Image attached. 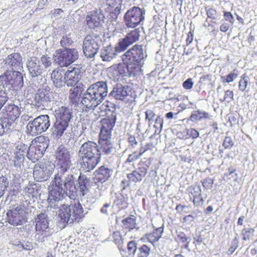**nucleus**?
<instances>
[{"instance_id": "obj_55", "label": "nucleus", "mask_w": 257, "mask_h": 257, "mask_svg": "<svg viewBox=\"0 0 257 257\" xmlns=\"http://www.w3.org/2000/svg\"><path fill=\"white\" fill-rule=\"evenodd\" d=\"M142 155L137 151L134 152L132 154H130L125 161V163H132L137 161Z\"/></svg>"}, {"instance_id": "obj_18", "label": "nucleus", "mask_w": 257, "mask_h": 257, "mask_svg": "<svg viewBox=\"0 0 257 257\" xmlns=\"http://www.w3.org/2000/svg\"><path fill=\"white\" fill-rule=\"evenodd\" d=\"M49 170L45 163H38L35 165L33 171V176L35 180L38 182L47 180L50 175Z\"/></svg>"}, {"instance_id": "obj_17", "label": "nucleus", "mask_w": 257, "mask_h": 257, "mask_svg": "<svg viewBox=\"0 0 257 257\" xmlns=\"http://www.w3.org/2000/svg\"><path fill=\"white\" fill-rule=\"evenodd\" d=\"M116 121L115 116L106 117L101 119L100 131L99 137H111V132L115 125Z\"/></svg>"}, {"instance_id": "obj_34", "label": "nucleus", "mask_w": 257, "mask_h": 257, "mask_svg": "<svg viewBox=\"0 0 257 257\" xmlns=\"http://www.w3.org/2000/svg\"><path fill=\"white\" fill-rule=\"evenodd\" d=\"M210 115L208 112L200 110H194L189 116L188 120L192 122H196L203 119H208Z\"/></svg>"}, {"instance_id": "obj_50", "label": "nucleus", "mask_w": 257, "mask_h": 257, "mask_svg": "<svg viewBox=\"0 0 257 257\" xmlns=\"http://www.w3.org/2000/svg\"><path fill=\"white\" fill-rule=\"evenodd\" d=\"M234 93L232 90H227L225 91L223 98L221 99L222 102H230L233 100Z\"/></svg>"}, {"instance_id": "obj_53", "label": "nucleus", "mask_w": 257, "mask_h": 257, "mask_svg": "<svg viewBox=\"0 0 257 257\" xmlns=\"http://www.w3.org/2000/svg\"><path fill=\"white\" fill-rule=\"evenodd\" d=\"M206 15L208 18H210L212 20H216L217 17V12L216 9L213 8H209L208 9H206Z\"/></svg>"}, {"instance_id": "obj_36", "label": "nucleus", "mask_w": 257, "mask_h": 257, "mask_svg": "<svg viewBox=\"0 0 257 257\" xmlns=\"http://www.w3.org/2000/svg\"><path fill=\"white\" fill-rule=\"evenodd\" d=\"M27 157L31 160L33 162L35 163L41 159L43 156V154L38 151V150L35 148L33 146H30L27 151Z\"/></svg>"}, {"instance_id": "obj_11", "label": "nucleus", "mask_w": 257, "mask_h": 257, "mask_svg": "<svg viewBox=\"0 0 257 257\" xmlns=\"http://www.w3.org/2000/svg\"><path fill=\"white\" fill-rule=\"evenodd\" d=\"M8 222L13 225L17 226L26 223L27 221V213L21 205H18L8 211L7 213Z\"/></svg>"}, {"instance_id": "obj_43", "label": "nucleus", "mask_w": 257, "mask_h": 257, "mask_svg": "<svg viewBox=\"0 0 257 257\" xmlns=\"http://www.w3.org/2000/svg\"><path fill=\"white\" fill-rule=\"evenodd\" d=\"M138 249L137 257H148L150 254L151 248L146 244H143Z\"/></svg>"}, {"instance_id": "obj_30", "label": "nucleus", "mask_w": 257, "mask_h": 257, "mask_svg": "<svg viewBox=\"0 0 257 257\" xmlns=\"http://www.w3.org/2000/svg\"><path fill=\"white\" fill-rule=\"evenodd\" d=\"M83 91V88L80 86H76L71 88L69 90V99L72 104H77Z\"/></svg>"}, {"instance_id": "obj_6", "label": "nucleus", "mask_w": 257, "mask_h": 257, "mask_svg": "<svg viewBox=\"0 0 257 257\" xmlns=\"http://www.w3.org/2000/svg\"><path fill=\"white\" fill-rule=\"evenodd\" d=\"M78 52L75 48L57 49L53 55L54 61L60 67H68L78 59Z\"/></svg>"}, {"instance_id": "obj_63", "label": "nucleus", "mask_w": 257, "mask_h": 257, "mask_svg": "<svg viewBox=\"0 0 257 257\" xmlns=\"http://www.w3.org/2000/svg\"><path fill=\"white\" fill-rule=\"evenodd\" d=\"M194 219V217L191 214L186 215L183 218L182 223L185 225L190 224L193 222Z\"/></svg>"}, {"instance_id": "obj_48", "label": "nucleus", "mask_w": 257, "mask_h": 257, "mask_svg": "<svg viewBox=\"0 0 257 257\" xmlns=\"http://www.w3.org/2000/svg\"><path fill=\"white\" fill-rule=\"evenodd\" d=\"M8 184V181L5 177H0V198L3 195Z\"/></svg>"}, {"instance_id": "obj_14", "label": "nucleus", "mask_w": 257, "mask_h": 257, "mask_svg": "<svg viewBox=\"0 0 257 257\" xmlns=\"http://www.w3.org/2000/svg\"><path fill=\"white\" fill-rule=\"evenodd\" d=\"M140 33V31L139 28L131 31L118 42L116 47V50L119 52L124 51L130 45L139 40Z\"/></svg>"}, {"instance_id": "obj_33", "label": "nucleus", "mask_w": 257, "mask_h": 257, "mask_svg": "<svg viewBox=\"0 0 257 257\" xmlns=\"http://www.w3.org/2000/svg\"><path fill=\"white\" fill-rule=\"evenodd\" d=\"M124 64H115L108 68V72L113 77H118L125 73Z\"/></svg>"}, {"instance_id": "obj_10", "label": "nucleus", "mask_w": 257, "mask_h": 257, "mask_svg": "<svg viewBox=\"0 0 257 257\" xmlns=\"http://www.w3.org/2000/svg\"><path fill=\"white\" fill-rule=\"evenodd\" d=\"M99 36L92 33L86 35L83 41V49L84 54L88 58H92L99 49Z\"/></svg>"}, {"instance_id": "obj_44", "label": "nucleus", "mask_w": 257, "mask_h": 257, "mask_svg": "<svg viewBox=\"0 0 257 257\" xmlns=\"http://www.w3.org/2000/svg\"><path fill=\"white\" fill-rule=\"evenodd\" d=\"M249 78L246 73L242 74L240 76L238 82V89L241 91H244L248 85Z\"/></svg>"}, {"instance_id": "obj_58", "label": "nucleus", "mask_w": 257, "mask_h": 257, "mask_svg": "<svg viewBox=\"0 0 257 257\" xmlns=\"http://www.w3.org/2000/svg\"><path fill=\"white\" fill-rule=\"evenodd\" d=\"M202 186L206 189H210L212 187L213 180L210 178H207L201 181Z\"/></svg>"}, {"instance_id": "obj_46", "label": "nucleus", "mask_w": 257, "mask_h": 257, "mask_svg": "<svg viewBox=\"0 0 257 257\" xmlns=\"http://www.w3.org/2000/svg\"><path fill=\"white\" fill-rule=\"evenodd\" d=\"M199 136V132L193 128H190L186 130V136L184 137L182 136L183 139H186L191 138L193 139L197 138Z\"/></svg>"}, {"instance_id": "obj_1", "label": "nucleus", "mask_w": 257, "mask_h": 257, "mask_svg": "<svg viewBox=\"0 0 257 257\" xmlns=\"http://www.w3.org/2000/svg\"><path fill=\"white\" fill-rule=\"evenodd\" d=\"M56 162L58 170L49 186L48 200L50 204L62 200L65 194L74 196L76 188L73 175L69 174L63 181V175L72 165L70 152L64 146H59L55 152Z\"/></svg>"}, {"instance_id": "obj_59", "label": "nucleus", "mask_w": 257, "mask_h": 257, "mask_svg": "<svg viewBox=\"0 0 257 257\" xmlns=\"http://www.w3.org/2000/svg\"><path fill=\"white\" fill-rule=\"evenodd\" d=\"M72 42L71 39L67 36H63L60 41V44L62 47L69 46Z\"/></svg>"}, {"instance_id": "obj_29", "label": "nucleus", "mask_w": 257, "mask_h": 257, "mask_svg": "<svg viewBox=\"0 0 257 257\" xmlns=\"http://www.w3.org/2000/svg\"><path fill=\"white\" fill-rule=\"evenodd\" d=\"M27 151V147L26 145L21 143L17 146L14 160L15 165H20L23 162Z\"/></svg>"}, {"instance_id": "obj_39", "label": "nucleus", "mask_w": 257, "mask_h": 257, "mask_svg": "<svg viewBox=\"0 0 257 257\" xmlns=\"http://www.w3.org/2000/svg\"><path fill=\"white\" fill-rule=\"evenodd\" d=\"M115 55L112 48L108 46L102 51L100 56L103 61H110L115 56Z\"/></svg>"}, {"instance_id": "obj_56", "label": "nucleus", "mask_w": 257, "mask_h": 257, "mask_svg": "<svg viewBox=\"0 0 257 257\" xmlns=\"http://www.w3.org/2000/svg\"><path fill=\"white\" fill-rule=\"evenodd\" d=\"M234 145V142L230 137L226 136L222 143V146L224 149H230Z\"/></svg>"}, {"instance_id": "obj_41", "label": "nucleus", "mask_w": 257, "mask_h": 257, "mask_svg": "<svg viewBox=\"0 0 257 257\" xmlns=\"http://www.w3.org/2000/svg\"><path fill=\"white\" fill-rule=\"evenodd\" d=\"M112 241L118 247L122 246L123 243L124 237L119 231H115L112 234Z\"/></svg>"}, {"instance_id": "obj_45", "label": "nucleus", "mask_w": 257, "mask_h": 257, "mask_svg": "<svg viewBox=\"0 0 257 257\" xmlns=\"http://www.w3.org/2000/svg\"><path fill=\"white\" fill-rule=\"evenodd\" d=\"M11 125V122H8L5 119L0 121V136H2L5 133H7L10 130V127Z\"/></svg>"}, {"instance_id": "obj_19", "label": "nucleus", "mask_w": 257, "mask_h": 257, "mask_svg": "<svg viewBox=\"0 0 257 257\" xmlns=\"http://www.w3.org/2000/svg\"><path fill=\"white\" fill-rule=\"evenodd\" d=\"M121 0H106L105 12L112 18H116L120 14Z\"/></svg>"}, {"instance_id": "obj_20", "label": "nucleus", "mask_w": 257, "mask_h": 257, "mask_svg": "<svg viewBox=\"0 0 257 257\" xmlns=\"http://www.w3.org/2000/svg\"><path fill=\"white\" fill-rule=\"evenodd\" d=\"M36 231L38 234L47 237L49 233L46 234V230L49 227V222L47 215L45 213H40L36 219Z\"/></svg>"}, {"instance_id": "obj_26", "label": "nucleus", "mask_w": 257, "mask_h": 257, "mask_svg": "<svg viewBox=\"0 0 257 257\" xmlns=\"http://www.w3.org/2000/svg\"><path fill=\"white\" fill-rule=\"evenodd\" d=\"M6 64H7L12 70L20 69L22 65V57L21 54L16 52L8 55L6 60Z\"/></svg>"}, {"instance_id": "obj_60", "label": "nucleus", "mask_w": 257, "mask_h": 257, "mask_svg": "<svg viewBox=\"0 0 257 257\" xmlns=\"http://www.w3.org/2000/svg\"><path fill=\"white\" fill-rule=\"evenodd\" d=\"M223 17L226 21L228 22L231 24H233L234 23V17L230 12H223Z\"/></svg>"}, {"instance_id": "obj_40", "label": "nucleus", "mask_w": 257, "mask_h": 257, "mask_svg": "<svg viewBox=\"0 0 257 257\" xmlns=\"http://www.w3.org/2000/svg\"><path fill=\"white\" fill-rule=\"evenodd\" d=\"M187 191L188 192L190 200L202 193L200 187L196 184L191 185L188 187Z\"/></svg>"}, {"instance_id": "obj_4", "label": "nucleus", "mask_w": 257, "mask_h": 257, "mask_svg": "<svg viewBox=\"0 0 257 257\" xmlns=\"http://www.w3.org/2000/svg\"><path fill=\"white\" fill-rule=\"evenodd\" d=\"M144 58L143 47L135 45L126 51L122 56L130 76L135 74L142 67L141 62Z\"/></svg>"}, {"instance_id": "obj_27", "label": "nucleus", "mask_w": 257, "mask_h": 257, "mask_svg": "<svg viewBox=\"0 0 257 257\" xmlns=\"http://www.w3.org/2000/svg\"><path fill=\"white\" fill-rule=\"evenodd\" d=\"M50 99V93L46 90L39 89L35 95V103L39 107L44 106Z\"/></svg>"}, {"instance_id": "obj_32", "label": "nucleus", "mask_w": 257, "mask_h": 257, "mask_svg": "<svg viewBox=\"0 0 257 257\" xmlns=\"http://www.w3.org/2000/svg\"><path fill=\"white\" fill-rule=\"evenodd\" d=\"M69 125V123L56 120L53 125V133L56 137L59 138L64 134Z\"/></svg>"}, {"instance_id": "obj_62", "label": "nucleus", "mask_w": 257, "mask_h": 257, "mask_svg": "<svg viewBox=\"0 0 257 257\" xmlns=\"http://www.w3.org/2000/svg\"><path fill=\"white\" fill-rule=\"evenodd\" d=\"M178 241L182 243H188V237H187L185 233L183 232H180L177 235Z\"/></svg>"}, {"instance_id": "obj_28", "label": "nucleus", "mask_w": 257, "mask_h": 257, "mask_svg": "<svg viewBox=\"0 0 257 257\" xmlns=\"http://www.w3.org/2000/svg\"><path fill=\"white\" fill-rule=\"evenodd\" d=\"M31 146L36 148L38 151L43 154V155H44L45 152L48 147V145L45 138L42 136L35 138L32 141Z\"/></svg>"}, {"instance_id": "obj_8", "label": "nucleus", "mask_w": 257, "mask_h": 257, "mask_svg": "<svg viewBox=\"0 0 257 257\" xmlns=\"http://www.w3.org/2000/svg\"><path fill=\"white\" fill-rule=\"evenodd\" d=\"M50 125V117L48 115H41L30 121L27 125V133L36 136L46 132Z\"/></svg>"}, {"instance_id": "obj_2", "label": "nucleus", "mask_w": 257, "mask_h": 257, "mask_svg": "<svg viewBox=\"0 0 257 257\" xmlns=\"http://www.w3.org/2000/svg\"><path fill=\"white\" fill-rule=\"evenodd\" d=\"M107 94V84L98 81L91 85L87 89L81 100L83 109H94L103 100Z\"/></svg>"}, {"instance_id": "obj_22", "label": "nucleus", "mask_w": 257, "mask_h": 257, "mask_svg": "<svg viewBox=\"0 0 257 257\" xmlns=\"http://www.w3.org/2000/svg\"><path fill=\"white\" fill-rule=\"evenodd\" d=\"M56 120L70 122L72 118V113L69 107L62 106L57 108L54 111Z\"/></svg>"}, {"instance_id": "obj_15", "label": "nucleus", "mask_w": 257, "mask_h": 257, "mask_svg": "<svg viewBox=\"0 0 257 257\" xmlns=\"http://www.w3.org/2000/svg\"><path fill=\"white\" fill-rule=\"evenodd\" d=\"M21 112V108L13 103L6 105L2 111L4 119L11 124L20 117Z\"/></svg>"}, {"instance_id": "obj_54", "label": "nucleus", "mask_w": 257, "mask_h": 257, "mask_svg": "<svg viewBox=\"0 0 257 257\" xmlns=\"http://www.w3.org/2000/svg\"><path fill=\"white\" fill-rule=\"evenodd\" d=\"M190 201H192L193 205L196 207L201 206L204 201L203 198L202 196L201 193L200 194V195L192 198V199L190 200Z\"/></svg>"}, {"instance_id": "obj_42", "label": "nucleus", "mask_w": 257, "mask_h": 257, "mask_svg": "<svg viewBox=\"0 0 257 257\" xmlns=\"http://www.w3.org/2000/svg\"><path fill=\"white\" fill-rule=\"evenodd\" d=\"M37 186L35 183H29L24 191L29 197H34L38 193Z\"/></svg>"}, {"instance_id": "obj_52", "label": "nucleus", "mask_w": 257, "mask_h": 257, "mask_svg": "<svg viewBox=\"0 0 257 257\" xmlns=\"http://www.w3.org/2000/svg\"><path fill=\"white\" fill-rule=\"evenodd\" d=\"M254 231L253 228H248V229H243L242 231V239L243 240H247L250 239V238L253 235Z\"/></svg>"}, {"instance_id": "obj_13", "label": "nucleus", "mask_w": 257, "mask_h": 257, "mask_svg": "<svg viewBox=\"0 0 257 257\" xmlns=\"http://www.w3.org/2000/svg\"><path fill=\"white\" fill-rule=\"evenodd\" d=\"M82 73L80 65L74 64L69 67L64 74V83L68 86H75L79 81Z\"/></svg>"}, {"instance_id": "obj_3", "label": "nucleus", "mask_w": 257, "mask_h": 257, "mask_svg": "<svg viewBox=\"0 0 257 257\" xmlns=\"http://www.w3.org/2000/svg\"><path fill=\"white\" fill-rule=\"evenodd\" d=\"M79 154L82 165L88 171L93 169L101 160L99 146L94 142L87 141L82 144Z\"/></svg>"}, {"instance_id": "obj_9", "label": "nucleus", "mask_w": 257, "mask_h": 257, "mask_svg": "<svg viewBox=\"0 0 257 257\" xmlns=\"http://www.w3.org/2000/svg\"><path fill=\"white\" fill-rule=\"evenodd\" d=\"M145 12L138 7L128 10L123 16V21L128 28H135L145 19Z\"/></svg>"}, {"instance_id": "obj_35", "label": "nucleus", "mask_w": 257, "mask_h": 257, "mask_svg": "<svg viewBox=\"0 0 257 257\" xmlns=\"http://www.w3.org/2000/svg\"><path fill=\"white\" fill-rule=\"evenodd\" d=\"M51 78L57 87L62 86L64 81L63 80V75L60 68L55 69L51 73Z\"/></svg>"}, {"instance_id": "obj_23", "label": "nucleus", "mask_w": 257, "mask_h": 257, "mask_svg": "<svg viewBox=\"0 0 257 257\" xmlns=\"http://www.w3.org/2000/svg\"><path fill=\"white\" fill-rule=\"evenodd\" d=\"M111 170L104 166L99 167L94 172L93 181L95 183H103L110 176Z\"/></svg>"}, {"instance_id": "obj_31", "label": "nucleus", "mask_w": 257, "mask_h": 257, "mask_svg": "<svg viewBox=\"0 0 257 257\" xmlns=\"http://www.w3.org/2000/svg\"><path fill=\"white\" fill-rule=\"evenodd\" d=\"M163 231L164 229L162 227L156 228L152 232L146 233L144 237L149 242L154 244L161 237Z\"/></svg>"}, {"instance_id": "obj_5", "label": "nucleus", "mask_w": 257, "mask_h": 257, "mask_svg": "<svg viewBox=\"0 0 257 257\" xmlns=\"http://www.w3.org/2000/svg\"><path fill=\"white\" fill-rule=\"evenodd\" d=\"M61 222H78L84 217L83 208L79 201L70 205H63L59 213Z\"/></svg>"}, {"instance_id": "obj_49", "label": "nucleus", "mask_w": 257, "mask_h": 257, "mask_svg": "<svg viewBox=\"0 0 257 257\" xmlns=\"http://www.w3.org/2000/svg\"><path fill=\"white\" fill-rule=\"evenodd\" d=\"M235 71L236 70L234 69L233 70L232 72L229 73L225 77H222V78L223 79L222 81L223 82L230 83L232 82L234 80H235L237 77L238 76L237 73H235Z\"/></svg>"}, {"instance_id": "obj_57", "label": "nucleus", "mask_w": 257, "mask_h": 257, "mask_svg": "<svg viewBox=\"0 0 257 257\" xmlns=\"http://www.w3.org/2000/svg\"><path fill=\"white\" fill-rule=\"evenodd\" d=\"M154 147L153 143H148L145 144V146H141V147L139 148V153H140V155L142 156L144 153H145L146 151L152 150L153 148Z\"/></svg>"}, {"instance_id": "obj_51", "label": "nucleus", "mask_w": 257, "mask_h": 257, "mask_svg": "<svg viewBox=\"0 0 257 257\" xmlns=\"http://www.w3.org/2000/svg\"><path fill=\"white\" fill-rule=\"evenodd\" d=\"M127 249L130 254L134 255L137 249V243L135 240H131L127 244Z\"/></svg>"}, {"instance_id": "obj_21", "label": "nucleus", "mask_w": 257, "mask_h": 257, "mask_svg": "<svg viewBox=\"0 0 257 257\" xmlns=\"http://www.w3.org/2000/svg\"><path fill=\"white\" fill-rule=\"evenodd\" d=\"M40 61L35 56L30 57L27 62V68L32 77H37L43 73V69L40 64Z\"/></svg>"}, {"instance_id": "obj_7", "label": "nucleus", "mask_w": 257, "mask_h": 257, "mask_svg": "<svg viewBox=\"0 0 257 257\" xmlns=\"http://www.w3.org/2000/svg\"><path fill=\"white\" fill-rule=\"evenodd\" d=\"M0 82L8 89L17 90L24 85L23 76L20 71L7 70L0 76Z\"/></svg>"}, {"instance_id": "obj_47", "label": "nucleus", "mask_w": 257, "mask_h": 257, "mask_svg": "<svg viewBox=\"0 0 257 257\" xmlns=\"http://www.w3.org/2000/svg\"><path fill=\"white\" fill-rule=\"evenodd\" d=\"M40 61L45 68L51 67L52 64L51 57L47 54L43 55L40 58Z\"/></svg>"}, {"instance_id": "obj_16", "label": "nucleus", "mask_w": 257, "mask_h": 257, "mask_svg": "<svg viewBox=\"0 0 257 257\" xmlns=\"http://www.w3.org/2000/svg\"><path fill=\"white\" fill-rule=\"evenodd\" d=\"M150 165V162L146 163V162L141 161L139 164L138 168L127 175V179L134 183L141 182L147 174Z\"/></svg>"}, {"instance_id": "obj_24", "label": "nucleus", "mask_w": 257, "mask_h": 257, "mask_svg": "<svg viewBox=\"0 0 257 257\" xmlns=\"http://www.w3.org/2000/svg\"><path fill=\"white\" fill-rule=\"evenodd\" d=\"M100 13L97 11H92L89 12L86 17V24L89 28L95 29L100 25L101 21L102 18L101 17Z\"/></svg>"}, {"instance_id": "obj_12", "label": "nucleus", "mask_w": 257, "mask_h": 257, "mask_svg": "<svg viewBox=\"0 0 257 257\" xmlns=\"http://www.w3.org/2000/svg\"><path fill=\"white\" fill-rule=\"evenodd\" d=\"M111 94L116 99L123 101L126 103L131 104L135 100L131 89L128 86L117 84L111 92Z\"/></svg>"}, {"instance_id": "obj_38", "label": "nucleus", "mask_w": 257, "mask_h": 257, "mask_svg": "<svg viewBox=\"0 0 257 257\" xmlns=\"http://www.w3.org/2000/svg\"><path fill=\"white\" fill-rule=\"evenodd\" d=\"M122 223L123 227L128 229L131 230L134 229L136 226V219L135 216L131 215L122 220Z\"/></svg>"}, {"instance_id": "obj_64", "label": "nucleus", "mask_w": 257, "mask_h": 257, "mask_svg": "<svg viewBox=\"0 0 257 257\" xmlns=\"http://www.w3.org/2000/svg\"><path fill=\"white\" fill-rule=\"evenodd\" d=\"M146 119L149 122L152 121L155 116V114L152 110L148 109L145 112Z\"/></svg>"}, {"instance_id": "obj_61", "label": "nucleus", "mask_w": 257, "mask_h": 257, "mask_svg": "<svg viewBox=\"0 0 257 257\" xmlns=\"http://www.w3.org/2000/svg\"><path fill=\"white\" fill-rule=\"evenodd\" d=\"M163 119L160 116H158L155 120L154 127L157 130H162L163 125Z\"/></svg>"}, {"instance_id": "obj_37", "label": "nucleus", "mask_w": 257, "mask_h": 257, "mask_svg": "<svg viewBox=\"0 0 257 257\" xmlns=\"http://www.w3.org/2000/svg\"><path fill=\"white\" fill-rule=\"evenodd\" d=\"M79 189L82 196L85 195L88 191L89 180L86 177L79 176L78 179Z\"/></svg>"}, {"instance_id": "obj_25", "label": "nucleus", "mask_w": 257, "mask_h": 257, "mask_svg": "<svg viewBox=\"0 0 257 257\" xmlns=\"http://www.w3.org/2000/svg\"><path fill=\"white\" fill-rule=\"evenodd\" d=\"M98 143L101 154L109 155L111 153L113 145L111 142V137H99Z\"/></svg>"}]
</instances>
